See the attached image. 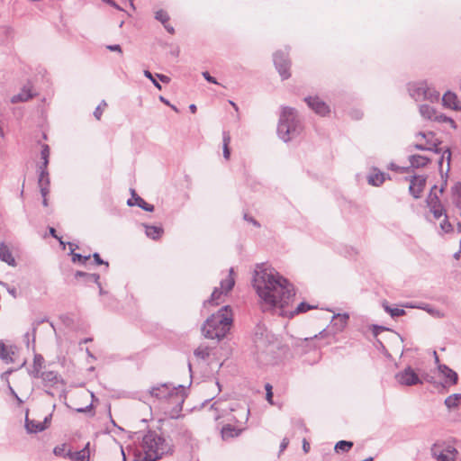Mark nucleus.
I'll return each mask as SVG.
<instances>
[{
	"instance_id": "obj_34",
	"label": "nucleus",
	"mask_w": 461,
	"mask_h": 461,
	"mask_svg": "<svg viewBox=\"0 0 461 461\" xmlns=\"http://www.w3.org/2000/svg\"><path fill=\"white\" fill-rule=\"evenodd\" d=\"M352 447H353L352 441L340 440L336 443L334 449L338 453L339 452L346 453V452H348L352 448Z\"/></svg>"
},
{
	"instance_id": "obj_60",
	"label": "nucleus",
	"mask_w": 461,
	"mask_h": 461,
	"mask_svg": "<svg viewBox=\"0 0 461 461\" xmlns=\"http://www.w3.org/2000/svg\"><path fill=\"white\" fill-rule=\"evenodd\" d=\"M156 77L163 83H169L170 82V78L166 76V75H163V74H156Z\"/></svg>"
},
{
	"instance_id": "obj_59",
	"label": "nucleus",
	"mask_w": 461,
	"mask_h": 461,
	"mask_svg": "<svg viewBox=\"0 0 461 461\" xmlns=\"http://www.w3.org/2000/svg\"><path fill=\"white\" fill-rule=\"evenodd\" d=\"M107 49L111 51H117L119 53H122V48L119 44H114V45H108L107 46Z\"/></svg>"
},
{
	"instance_id": "obj_21",
	"label": "nucleus",
	"mask_w": 461,
	"mask_h": 461,
	"mask_svg": "<svg viewBox=\"0 0 461 461\" xmlns=\"http://www.w3.org/2000/svg\"><path fill=\"white\" fill-rule=\"evenodd\" d=\"M386 174L374 168L373 172L367 176V182L374 186H379L385 181Z\"/></svg>"
},
{
	"instance_id": "obj_6",
	"label": "nucleus",
	"mask_w": 461,
	"mask_h": 461,
	"mask_svg": "<svg viewBox=\"0 0 461 461\" xmlns=\"http://www.w3.org/2000/svg\"><path fill=\"white\" fill-rule=\"evenodd\" d=\"M416 137L417 138L420 137L421 139H423L425 140V145L429 146V148H430V151H433L434 153H437V154H440L442 152V155L438 159V164L440 167L445 158L447 161V167H449L450 159H451L450 149H449V148L443 149V148L439 147V145L441 144V141L436 138L434 132H432V131H427V132L419 131L416 134ZM448 169H449V167H447V170Z\"/></svg>"
},
{
	"instance_id": "obj_23",
	"label": "nucleus",
	"mask_w": 461,
	"mask_h": 461,
	"mask_svg": "<svg viewBox=\"0 0 461 461\" xmlns=\"http://www.w3.org/2000/svg\"><path fill=\"white\" fill-rule=\"evenodd\" d=\"M410 164L412 167L419 168L427 166L430 159L422 155H411L409 157Z\"/></svg>"
},
{
	"instance_id": "obj_35",
	"label": "nucleus",
	"mask_w": 461,
	"mask_h": 461,
	"mask_svg": "<svg viewBox=\"0 0 461 461\" xmlns=\"http://www.w3.org/2000/svg\"><path fill=\"white\" fill-rule=\"evenodd\" d=\"M383 307L384 311L388 312L393 318L403 316L405 314V311L403 309L393 308L389 306L386 303H383Z\"/></svg>"
},
{
	"instance_id": "obj_44",
	"label": "nucleus",
	"mask_w": 461,
	"mask_h": 461,
	"mask_svg": "<svg viewBox=\"0 0 461 461\" xmlns=\"http://www.w3.org/2000/svg\"><path fill=\"white\" fill-rule=\"evenodd\" d=\"M50 158V147L47 144H43L41 151V158L44 161H49Z\"/></svg>"
},
{
	"instance_id": "obj_14",
	"label": "nucleus",
	"mask_w": 461,
	"mask_h": 461,
	"mask_svg": "<svg viewBox=\"0 0 461 461\" xmlns=\"http://www.w3.org/2000/svg\"><path fill=\"white\" fill-rule=\"evenodd\" d=\"M438 368L440 374L445 377V383L447 385L450 386L457 384L458 375L456 371L446 365H438Z\"/></svg>"
},
{
	"instance_id": "obj_55",
	"label": "nucleus",
	"mask_w": 461,
	"mask_h": 461,
	"mask_svg": "<svg viewBox=\"0 0 461 461\" xmlns=\"http://www.w3.org/2000/svg\"><path fill=\"white\" fill-rule=\"evenodd\" d=\"M50 192V189L49 188H41V196H42V204L46 207L48 206V200H47V195Z\"/></svg>"
},
{
	"instance_id": "obj_41",
	"label": "nucleus",
	"mask_w": 461,
	"mask_h": 461,
	"mask_svg": "<svg viewBox=\"0 0 461 461\" xmlns=\"http://www.w3.org/2000/svg\"><path fill=\"white\" fill-rule=\"evenodd\" d=\"M155 18L156 20L159 21L162 24H165L169 21V15L164 10H158V12H156Z\"/></svg>"
},
{
	"instance_id": "obj_37",
	"label": "nucleus",
	"mask_w": 461,
	"mask_h": 461,
	"mask_svg": "<svg viewBox=\"0 0 461 461\" xmlns=\"http://www.w3.org/2000/svg\"><path fill=\"white\" fill-rule=\"evenodd\" d=\"M75 277L76 278L83 277L85 280H86V278H92L93 283L99 285L100 276L95 273H86L83 271H77L75 274Z\"/></svg>"
},
{
	"instance_id": "obj_32",
	"label": "nucleus",
	"mask_w": 461,
	"mask_h": 461,
	"mask_svg": "<svg viewBox=\"0 0 461 461\" xmlns=\"http://www.w3.org/2000/svg\"><path fill=\"white\" fill-rule=\"evenodd\" d=\"M144 226L146 228V235L152 240L158 239L161 233L163 232V230L160 227L149 225Z\"/></svg>"
},
{
	"instance_id": "obj_2",
	"label": "nucleus",
	"mask_w": 461,
	"mask_h": 461,
	"mask_svg": "<svg viewBox=\"0 0 461 461\" xmlns=\"http://www.w3.org/2000/svg\"><path fill=\"white\" fill-rule=\"evenodd\" d=\"M231 323V311L229 306L225 305L207 318L202 327V331L205 338L220 341L229 332Z\"/></svg>"
},
{
	"instance_id": "obj_42",
	"label": "nucleus",
	"mask_w": 461,
	"mask_h": 461,
	"mask_svg": "<svg viewBox=\"0 0 461 461\" xmlns=\"http://www.w3.org/2000/svg\"><path fill=\"white\" fill-rule=\"evenodd\" d=\"M447 450V447L444 444L435 443L431 447V455L436 458L438 455Z\"/></svg>"
},
{
	"instance_id": "obj_64",
	"label": "nucleus",
	"mask_w": 461,
	"mask_h": 461,
	"mask_svg": "<svg viewBox=\"0 0 461 461\" xmlns=\"http://www.w3.org/2000/svg\"><path fill=\"white\" fill-rule=\"evenodd\" d=\"M338 318L342 322L341 325L344 326L346 324V322H347V320L348 319V315H347V314H344V315L339 314Z\"/></svg>"
},
{
	"instance_id": "obj_17",
	"label": "nucleus",
	"mask_w": 461,
	"mask_h": 461,
	"mask_svg": "<svg viewBox=\"0 0 461 461\" xmlns=\"http://www.w3.org/2000/svg\"><path fill=\"white\" fill-rule=\"evenodd\" d=\"M442 104L453 110H461V101H458L456 94L447 91L442 96Z\"/></svg>"
},
{
	"instance_id": "obj_22",
	"label": "nucleus",
	"mask_w": 461,
	"mask_h": 461,
	"mask_svg": "<svg viewBox=\"0 0 461 461\" xmlns=\"http://www.w3.org/2000/svg\"><path fill=\"white\" fill-rule=\"evenodd\" d=\"M28 410L26 411L25 416V429L28 433H38L41 432L46 429V425L44 423L36 422L35 420H31L28 418Z\"/></svg>"
},
{
	"instance_id": "obj_28",
	"label": "nucleus",
	"mask_w": 461,
	"mask_h": 461,
	"mask_svg": "<svg viewBox=\"0 0 461 461\" xmlns=\"http://www.w3.org/2000/svg\"><path fill=\"white\" fill-rule=\"evenodd\" d=\"M452 199L453 203L456 204V207L461 209V183L457 182L456 183L452 188Z\"/></svg>"
},
{
	"instance_id": "obj_43",
	"label": "nucleus",
	"mask_w": 461,
	"mask_h": 461,
	"mask_svg": "<svg viewBox=\"0 0 461 461\" xmlns=\"http://www.w3.org/2000/svg\"><path fill=\"white\" fill-rule=\"evenodd\" d=\"M144 76L149 78L152 84L154 85V86L156 88H158V90H161L162 89V86L157 81V79L153 77L152 73L149 70H144L143 72Z\"/></svg>"
},
{
	"instance_id": "obj_10",
	"label": "nucleus",
	"mask_w": 461,
	"mask_h": 461,
	"mask_svg": "<svg viewBox=\"0 0 461 461\" xmlns=\"http://www.w3.org/2000/svg\"><path fill=\"white\" fill-rule=\"evenodd\" d=\"M395 379L400 384L406 386H411L422 383L415 371L410 366L406 367L402 372L397 373L395 375Z\"/></svg>"
},
{
	"instance_id": "obj_54",
	"label": "nucleus",
	"mask_w": 461,
	"mask_h": 461,
	"mask_svg": "<svg viewBox=\"0 0 461 461\" xmlns=\"http://www.w3.org/2000/svg\"><path fill=\"white\" fill-rule=\"evenodd\" d=\"M64 451H65V446L64 445L57 446L53 449V453L56 456H67L66 454H64Z\"/></svg>"
},
{
	"instance_id": "obj_57",
	"label": "nucleus",
	"mask_w": 461,
	"mask_h": 461,
	"mask_svg": "<svg viewBox=\"0 0 461 461\" xmlns=\"http://www.w3.org/2000/svg\"><path fill=\"white\" fill-rule=\"evenodd\" d=\"M41 368L39 367H33V370L32 371V375L35 378H41L43 372L41 371Z\"/></svg>"
},
{
	"instance_id": "obj_18",
	"label": "nucleus",
	"mask_w": 461,
	"mask_h": 461,
	"mask_svg": "<svg viewBox=\"0 0 461 461\" xmlns=\"http://www.w3.org/2000/svg\"><path fill=\"white\" fill-rule=\"evenodd\" d=\"M90 443L87 442L85 447L77 452H71L70 450L66 454L73 461H89L90 459Z\"/></svg>"
},
{
	"instance_id": "obj_24",
	"label": "nucleus",
	"mask_w": 461,
	"mask_h": 461,
	"mask_svg": "<svg viewBox=\"0 0 461 461\" xmlns=\"http://www.w3.org/2000/svg\"><path fill=\"white\" fill-rule=\"evenodd\" d=\"M444 403L448 410L458 408L461 405V393H453L447 396Z\"/></svg>"
},
{
	"instance_id": "obj_26",
	"label": "nucleus",
	"mask_w": 461,
	"mask_h": 461,
	"mask_svg": "<svg viewBox=\"0 0 461 461\" xmlns=\"http://www.w3.org/2000/svg\"><path fill=\"white\" fill-rule=\"evenodd\" d=\"M457 453L456 449L451 446H447V450L438 455V461H454L455 456Z\"/></svg>"
},
{
	"instance_id": "obj_56",
	"label": "nucleus",
	"mask_w": 461,
	"mask_h": 461,
	"mask_svg": "<svg viewBox=\"0 0 461 461\" xmlns=\"http://www.w3.org/2000/svg\"><path fill=\"white\" fill-rule=\"evenodd\" d=\"M244 220L249 221V222H251L256 227H259L260 226V224L258 223V221L257 220H255L253 217L249 216L247 213L244 214Z\"/></svg>"
},
{
	"instance_id": "obj_63",
	"label": "nucleus",
	"mask_w": 461,
	"mask_h": 461,
	"mask_svg": "<svg viewBox=\"0 0 461 461\" xmlns=\"http://www.w3.org/2000/svg\"><path fill=\"white\" fill-rule=\"evenodd\" d=\"M384 330H385L384 327L375 325L374 329H373V332H374L375 336H377L380 331Z\"/></svg>"
},
{
	"instance_id": "obj_40",
	"label": "nucleus",
	"mask_w": 461,
	"mask_h": 461,
	"mask_svg": "<svg viewBox=\"0 0 461 461\" xmlns=\"http://www.w3.org/2000/svg\"><path fill=\"white\" fill-rule=\"evenodd\" d=\"M50 181L49 173L44 174L42 176V177H41V175L39 174L38 185H39V187H40V191H41V188H44V187L50 189Z\"/></svg>"
},
{
	"instance_id": "obj_53",
	"label": "nucleus",
	"mask_w": 461,
	"mask_h": 461,
	"mask_svg": "<svg viewBox=\"0 0 461 461\" xmlns=\"http://www.w3.org/2000/svg\"><path fill=\"white\" fill-rule=\"evenodd\" d=\"M202 75H203V78L207 82L212 83V84H215V85L219 84L218 81L216 80V78L212 77L209 72L204 71V72L202 73Z\"/></svg>"
},
{
	"instance_id": "obj_45",
	"label": "nucleus",
	"mask_w": 461,
	"mask_h": 461,
	"mask_svg": "<svg viewBox=\"0 0 461 461\" xmlns=\"http://www.w3.org/2000/svg\"><path fill=\"white\" fill-rule=\"evenodd\" d=\"M405 307L422 309V310H425L426 312H428L429 313H433L434 312V310L432 308H430V306L429 304H424V303H421L420 305H413V304L410 303V304H406Z\"/></svg>"
},
{
	"instance_id": "obj_7",
	"label": "nucleus",
	"mask_w": 461,
	"mask_h": 461,
	"mask_svg": "<svg viewBox=\"0 0 461 461\" xmlns=\"http://www.w3.org/2000/svg\"><path fill=\"white\" fill-rule=\"evenodd\" d=\"M419 113L420 116L425 120L438 122H448L453 127L456 126L453 119L444 115L443 113H438L434 107L430 106L429 104H420Z\"/></svg>"
},
{
	"instance_id": "obj_19",
	"label": "nucleus",
	"mask_w": 461,
	"mask_h": 461,
	"mask_svg": "<svg viewBox=\"0 0 461 461\" xmlns=\"http://www.w3.org/2000/svg\"><path fill=\"white\" fill-rule=\"evenodd\" d=\"M41 380L45 386H54L59 383H63L60 375L55 371H44L41 375Z\"/></svg>"
},
{
	"instance_id": "obj_39",
	"label": "nucleus",
	"mask_w": 461,
	"mask_h": 461,
	"mask_svg": "<svg viewBox=\"0 0 461 461\" xmlns=\"http://www.w3.org/2000/svg\"><path fill=\"white\" fill-rule=\"evenodd\" d=\"M230 142V134L226 131L223 132V157L226 159H229L230 151L229 149V144Z\"/></svg>"
},
{
	"instance_id": "obj_30",
	"label": "nucleus",
	"mask_w": 461,
	"mask_h": 461,
	"mask_svg": "<svg viewBox=\"0 0 461 461\" xmlns=\"http://www.w3.org/2000/svg\"><path fill=\"white\" fill-rule=\"evenodd\" d=\"M223 291H221L219 288H214L213 292L211 294V298L203 303V306L206 307L207 305H218L219 300L223 295Z\"/></svg>"
},
{
	"instance_id": "obj_31",
	"label": "nucleus",
	"mask_w": 461,
	"mask_h": 461,
	"mask_svg": "<svg viewBox=\"0 0 461 461\" xmlns=\"http://www.w3.org/2000/svg\"><path fill=\"white\" fill-rule=\"evenodd\" d=\"M68 246H69V249L71 250V256H72V261L74 263L76 262H80L82 264H85L90 258L91 256L90 255H87V256H82L81 254L79 253H75L74 252V249H75V247H77L74 243H71V242H68Z\"/></svg>"
},
{
	"instance_id": "obj_12",
	"label": "nucleus",
	"mask_w": 461,
	"mask_h": 461,
	"mask_svg": "<svg viewBox=\"0 0 461 461\" xmlns=\"http://www.w3.org/2000/svg\"><path fill=\"white\" fill-rule=\"evenodd\" d=\"M304 101L312 110L321 116H325L330 112L329 105L318 96H308L304 98Z\"/></svg>"
},
{
	"instance_id": "obj_50",
	"label": "nucleus",
	"mask_w": 461,
	"mask_h": 461,
	"mask_svg": "<svg viewBox=\"0 0 461 461\" xmlns=\"http://www.w3.org/2000/svg\"><path fill=\"white\" fill-rule=\"evenodd\" d=\"M48 165H49V161H44V160H42V162L38 165V172H39V174L41 175V176L44 174L49 173L48 172Z\"/></svg>"
},
{
	"instance_id": "obj_46",
	"label": "nucleus",
	"mask_w": 461,
	"mask_h": 461,
	"mask_svg": "<svg viewBox=\"0 0 461 461\" xmlns=\"http://www.w3.org/2000/svg\"><path fill=\"white\" fill-rule=\"evenodd\" d=\"M106 105H107V104L105 103V101H102L101 104L95 108V110L94 112V116L97 120H100L102 113H103V108L105 107Z\"/></svg>"
},
{
	"instance_id": "obj_25",
	"label": "nucleus",
	"mask_w": 461,
	"mask_h": 461,
	"mask_svg": "<svg viewBox=\"0 0 461 461\" xmlns=\"http://www.w3.org/2000/svg\"><path fill=\"white\" fill-rule=\"evenodd\" d=\"M233 274V268L230 269V275L223 280L221 281V288H219L221 291H223V294H226L228 292H230L235 284L234 278L232 276Z\"/></svg>"
},
{
	"instance_id": "obj_1",
	"label": "nucleus",
	"mask_w": 461,
	"mask_h": 461,
	"mask_svg": "<svg viewBox=\"0 0 461 461\" xmlns=\"http://www.w3.org/2000/svg\"><path fill=\"white\" fill-rule=\"evenodd\" d=\"M253 286L263 301V310L279 309V314L294 317V314L306 312L314 306L303 302L294 311L286 312L285 308L295 295L294 286L287 279L273 269L258 267L254 273Z\"/></svg>"
},
{
	"instance_id": "obj_49",
	"label": "nucleus",
	"mask_w": 461,
	"mask_h": 461,
	"mask_svg": "<svg viewBox=\"0 0 461 461\" xmlns=\"http://www.w3.org/2000/svg\"><path fill=\"white\" fill-rule=\"evenodd\" d=\"M440 228L444 232H449L452 230V225L446 217L440 223Z\"/></svg>"
},
{
	"instance_id": "obj_62",
	"label": "nucleus",
	"mask_w": 461,
	"mask_h": 461,
	"mask_svg": "<svg viewBox=\"0 0 461 461\" xmlns=\"http://www.w3.org/2000/svg\"><path fill=\"white\" fill-rule=\"evenodd\" d=\"M288 444H289L288 438H283V440L281 441V444H280V452H283L287 447Z\"/></svg>"
},
{
	"instance_id": "obj_61",
	"label": "nucleus",
	"mask_w": 461,
	"mask_h": 461,
	"mask_svg": "<svg viewBox=\"0 0 461 461\" xmlns=\"http://www.w3.org/2000/svg\"><path fill=\"white\" fill-rule=\"evenodd\" d=\"M414 148L419 150H429L430 151V148L429 146H426L425 144L417 143L414 145Z\"/></svg>"
},
{
	"instance_id": "obj_33",
	"label": "nucleus",
	"mask_w": 461,
	"mask_h": 461,
	"mask_svg": "<svg viewBox=\"0 0 461 461\" xmlns=\"http://www.w3.org/2000/svg\"><path fill=\"white\" fill-rule=\"evenodd\" d=\"M232 411H239V414L237 417H240L241 420H238L237 419V421L238 422H240V423H245L247 422V420H249V407H246V406H239L238 409H235V408H231L230 409Z\"/></svg>"
},
{
	"instance_id": "obj_9",
	"label": "nucleus",
	"mask_w": 461,
	"mask_h": 461,
	"mask_svg": "<svg viewBox=\"0 0 461 461\" xmlns=\"http://www.w3.org/2000/svg\"><path fill=\"white\" fill-rule=\"evenodd\" d=\"M176 389V386H174L173 384L165 383L151 387L149 393L150 396L158 400H162L166 398H173L175 395L178 397L177 393H175Z\"/></svg>"
},
{
	"instance_id": "obj_36",
	"label": "nucleus",
	"mask_w": 461,
	"mask_h": 461,
	"mask_svg": "<svg viewBox=\"0 0 461 461\" xmlns=\"http://www.w3.org/2000/svg\"><path fill=\"white\" fill-rule=\"evenodd\" d=\"M75 277L76 278L83 277L85 280H86V278H92L93 283L99 285L100 276L95 273H86L83 271H77L75 274Z\"/></svg>"
},
{
	"instance_id": "obj_4",
	"label": "nucleus",
	"mask_w": 461,
	"mask_h": 461,
	"mask_svg": "<svg viewBox=\"0 0 461 461\" xmlns=\"http://www.w3.org/2000/svg\"><path fill=\"white\" fill-rule=\"evenodd\" d=\"M410 96L416 102L428 101L430 104L439 101L440 94L427 81L411 82L408 84Z\"/></svg>"
},
{
	"instance_id": "obj_52",
	"label": "nucleus",
	"mask_w": 461,
	"mask_h": 461,
	"mask_svg": "<svg viewBox=\"0 0 461 461\" xmlns=\"http://www.w3.org/2000/svg\"><path fill=\"white\" fill-rule=\"evenodd\" d=\"M93 258H94V261L96 265H105L106 267H108L109 264L108 262L106 261H104L101 258H100V255L97 253V252H95L93 254Z\"/></svg>"
},
{
	"instance_id": "obj_16",
	"label": "nucleus",
	"mask_w": 461,
	"mask_h": 461,
	"mask_svg": "<svg viewBox=\"0 0 461 461\" xmlns=\"http://www.w3.org/2000/svg\"><path fill=\"white\" fill-rule=\"evenodd\" d=\"M34 95L35 94L32 92V86L30 83H28L22 88L20 93L12 96L11 103L17 104L20 102H27L28 100L32 99Z\"/></svg>"
},
{
	"instance_id": "obj_5",
	"label": "nucleus",
	"mask_w": 461,
	"mask_h": 461,
	"mask_svg": "<svg viewBox=\"0 0 461 461\" xmlns=\"http://www.w3.org/2000/svg\"><path fill=\"white\" fill-rule=\"evenodd\" d=\"M143 449L144 452L158 456V459L161 458L163 455L171 451V445L169 442L158 435L155 431H149L143 437Z\"/></svg>"
},
{
	"instance_id": "obj_38",
	"label": "nucleus",
	"mask_w": 461,
	"mask_h": 461,
	"mask_svg": "<svg viewBox=\"0 0 461 461\" xmlns=\"http://www.w3.org/2000/svg\"><path fill=\"white\" fill-rule=\"evenodd\" d=\"M194 353L195 357L205 360L211 354V348L208 347L200 346L194 350Z\"/></svg>"
},
{
	"instance_id": "obj_8",
	"label": "nucleus",
	"mask_w": 461,
	"mask_h": 461,
	"mask_svg": "<svg viewBox=\"0 0 461 461\" xmlns=\"http://www.w3.org/2000/svg\"><path fill=\"white\" fill-rule=\"evenodd\" d=\"M273 60L282 79L285 80L290 77V60L288 59V54L282 50H278L274 53Z\"/></svg>"
},
{
	"instance_id": "obj_48",
	"label": "nucleus",
	"mask_w": 461,
	"mask_h": 461,
	"mask_svg": "<svg viewBox=\"0 0 461 461\" xmlns=\"http://www.w3.org/2000/svg\"><path fill=\"white\" fill-rule=\"evenodd\" d=\"M266 389V399L270 403L273 404V393H272V385L270 384H267L265 385Z\"/></svg>"
},
{
	"instance_id": "obj_27",
	"label": "nucleus",
	"mask_w": 461,
	"mask_h": 461,
	"mask_svg": "<svg viewBox=\"0 0 461 461\" xmlns=\"http://www.w3.org/2000/svg\"><path fill=\"white\" fill-rule=\"evenodd\" d=\"M0 259L9 266L15 265V259L14 258L10 249L5 245L3 248H0Z\"/></svg>"
},
{
	"instance_id": "obj_29",
	"label": "nucleus",
	"mask_w": 461,
	"mask_h": 461,
	"mask_svg": "<svg viewBox=\"0 0 461 461\" xmlns=\"http://www.w3.org/2000/svg\"><path fill=\"white\" fill-rule=\"evenodd\" d=\"M241 429H238L231 425L223 426L221 429V437L223 439L237 437L240 433Z\"/></svg>"
},
{
	"instance_id": "obj_51",
	"label": "nucleus",
	"mask_w": 461,
	"mask_h": 461,
	"mask_svg": "<svg viewBox=\"0 0 461 461\" xmlns=\"http://www.w3.org/2000/svg\"><path fill=\"white\" fill-rule=\"evenodd\" d=\"M44 362V358L41 355H35L33 359V367H42V364Z\"/></svg>"
},
{
	"instance_id": "obj_15",
	"label": "nucleus",
	"mask_w": 461,
	"mask_h": 461,
	"mask_svg": "<svg viewBox=\"0 0 461 461\" xmlns=\"http://www.w3.org/2000/svg\"><path fill=\"white\" fill-rule=\"evenodd\" d=\"M131 194H132V198L128 199V201H127V204L129 206L137 205L146 212H153L154 211V205L148 203L144 199H142L140 196H139L133 189H131Z\"/></svg>"
},
{
	"instance_id": "obj_47",
	"label": "nucleus",
	"mask_w": 461,
	"mask_h": 461,
	"mask_svg": "<svg viewBox=\"0 0 461 461\" xmlns=\"http://www.w3.org/2000/svg\"><path fill=\"white\" fill-rule=\"evenodd\" d=\"M158 460V456L150 455L148 452H145L144 456H140L135 461H156Z\"/></svg>"
},
{
	"instance_id": "obj_13",
	"label": "nucleus",
	"mask_w": 461,
	"mask_h": 461,
	"mask_svg": "<svg viewBox=\"0 0 461 461\" xmlns=\"http://www.w3.org/2000/svg\"><path fill=\"white\" fill-rule=\"evenodd\" d=\"M411 184L409 186L410 194L415 198L418 199L420 197V194L426 185V178L423 176H414L411 178Z\"/></svg>"
},
{
	"instance_id": "obj_58",
	"label": "nucleus",
	"mask_w": 461,
	"mask_h": 461,
	"mask_svg": "<svg viewBox=\"0 0 461 461\" xmlns=\"http://www.w3.org/2000/svg\"><path fill=\"white\" fill-rule=\"evenodd\" d=\"M48 320L46 318H43V319H41V320H36L32 325H33V328H32V332H33V335L35 334L36 332V330H37V327L41 324V323H43L44 321H47Z\"/></svg>"
},
{
	"instance_id": "obj_3",
	"label": "nucleus",
	"mask_w": 461,
	"mask_h": 461,
	"mask_svg": "<svg viewBox=\"0 0 461 461\" xmlns=\"http://www.w3.org/2000/svg\"><path fill=\"white\" fill-rule=\"evenodd\" d=\"M302 122L294 108L284 106L279 117L277 134L285 142H288L300 135Z\"/></svg>"
},
{
	"instance_id": "obj_20",
	"label": "nucleus",
	"mask_w": 461,
	"mask_h": 461,
	"mask_svg": "<svg viewBox=\"0 0 461 461\" xmlns=\"http://www.w3.org/2000/svg\"><path fill=\"white\" fill-rule=\"evenodd\" d=\"M16 347H6L3 341L0 340V358L6 364L14 362L13 356L14 355Z\"/></svg>"
},
{
	"instance_id": "obj_11",
	"label": "nucleus",
	"mask_w": 461,
	"mask_h": 461,
	"mask_svg": "<svg viewBox=\"0 0 461 461\" xmlns=\"http://www.w3.org/2000/svg\"><path fill=\"white\" fill-rule=\"evenodd\" d=\"M437 188V185H433L429 194L427 198V204L429 208V211L432 212L433 216L436 219H439L444 214V208L441 204V202L437 195V194L434 193V190Z\"/></svg>"
}]
</instances>
